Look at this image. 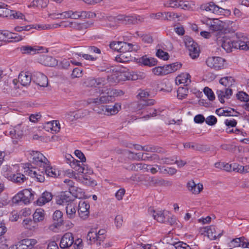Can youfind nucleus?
I'll return each instance as SVG.
<instances>
[{"label":"nucleus","mask_w":249,"mask_h":249,"mask_svg":"<svg viewBox=\"0 0 249 249\" xmlns=\"http://www.w3.org/2000/svg\"><path fill=\"white\" fill-rule=\"evenodd\" d=\"M235 80L231 76H225L219 80V83L225 88L217 90L216 94L220 103H224V98L230 99L232 94V90L231 88L234 85Z\"/></svg>","instance_id":"f257e3e1"},{"label":"nucleus","mask_w":249,"mask_h":249,"mask_svg":"<svg viewBox=\"0 0 249 249\" xmlns=\"http://www.w3.org/2000/svg\"><path fill=\"white\" fill-rule=\"evenodd\" d=\"M184 40L185 46L189 50L190 57L194 59L197 58L200 53L198 44L192 37L188 36H185Z\"/></svg>","instance_id":"f03ea898"},{"label":"nucleus","mask_w":249,"mask_h":249,"mask_svg":"<svg viewBox=\"0 0 249 249\" xmlns=\"http://www.w3.org/2000/svg\"><path fill=\"white\" fill-rule=\"evenodd\" d=\"M232 24L235 25V23L231 21H227L223 22L218 19H213L207 21L206 25L209 28L210 30L213 31H221L226 26V25H231L232 27Z\"/></svg>","instance_id":"7ed1b4c3"},{"label":"nucleus","mask_w":249,"mask_h":249,"mask_svg":"<svg viewBox=\"0 0 249 249\" xmlns=\"http://www.w3.org/2000/svg\"><path fill=\"white\" fill-rule=\"evenodd\" d=\"M37 242L36 239L25 238L18 242L13 248L15 249H42L39 246H36Z\"/></svg>","instance_id":"20e7f679"},{"label":"nucleus","mask_w":249,"mask_h":249,"mask_svg":"<svg viewBox=\"0 0 249 249\" xmlns=\"http://www.w3.org/2000/svg\"><path fill=\"white\" fill-rule=\"evenodd\" d=\"M225 60L218 56L208 57L206 61L207 65L215 70H220L224 69Z\"/></svg>","instance_id":"39448f33"},{"label":"nucleus","mask_w":249,"mask_h":249,"mask_svg":"<svg viewBox=\"0 0 249 249\" xmlns=\"http://www.w3.org/2000/svg\"><path fill=\"white\" fill-rule=\"evenodd\" d=\"M216 41L218 45L221 47L227 52L230 53L232 51V49L234 48V39L231 40L227 37L226 36H221L220 35L216 37Z\"/></svg>","instance_id":"423d86ee"},{"label":"nucleus","mask_w":249,"mask_h":249,"mask_svg":"<svg viewBox=\"0 0 249 249\" xmlns=\"http://www.w3.org/2000/svg\"><path fill=\"white\" fill-rule=\"evenodd\" d=\"M247 38L243 36L241 33H237L236 38L234 39V49H239L240 50H249V41H246Z\"/></svg>","instance_id":"0eeeda50"},{"label":"nucleus","mask_w":249,"mask_h":249,"mask_svg":"<svg viewBox=\"0 0 249 249\" xmlns=\"http://www.w3.org/2000/svg\"><path fill=\"white\" fill-rule=\"evenodd\" d=\"M44 57V60L47 62L45 63V65L53 67L56 65L64 69H67L70 66V62L67 59H64L58 63V61L53 57L45 56Z\"/></svg>","instance_id":"6e6552de"},{"label":"nucleus","mask_w":249,"mask_h":249,"mask_svg":"<svg viewBox=\"0 0 249 249\" xmlns=\"http://www.w3.org/2000/svg\"><path fill=\"white\" fill-rule=\"evenodd\" d=\"M30 159H32V162L36 165L43 164L48 165L49 163L48 159L41 153L38 151H32L31 153Z\"/></svg>","instance_id":"1a4fd4ad"},{"label":"nucleus","mask_w":249,"mask_h":249,"mask_svg":"<svg viewBox=\"0 0 249 249\" xmlns=\"http://www.w3.org/2000/svg\"><path fill=\"white\" fill-rule=\"evenodd\" d=\"M89 204L87 201L80 200L78 204V213L79 216L85 219L89 217Z\"/></svg>","instance_id":"9d476101"},{"label":"nucleus","mask_w":249,"mask_h":249,"mask_svg":"<svg viewBox=\"0 0 249 249\" xmlns=\"http://www.w3.org/2000/svg\"><path fill=\"white\" fill-rule=\"evenodd\" d=\"M32 81L36 85L42 87H47L48 85L47 77L41 72H35L32 77Z\"/></svg>","instance_id":"9b49d317"},{"label":"nucleus","mask_w":249,"mask_h":249,"mask_svg":"<svg viewBox=\"0 0 249 249\" xmlns=\"http://www.w3.org/2000/svg\"><path fill=\"white\" fill-rule=\"evenodd\" d=\"M139 16L137 15L126 16L124 15H119L116 17L117 21H120L123 24H130L138 23L140 20Z\"/></svg>","instance_id":"f8f14e48"},{"label":"nucleus","mask_w":249,"mask_h":249,"mask_svg":"<svg viewBox=\"0 0 249 249\" xmlns=\"http://www.w3.org/2000/svg\"><path fill=\"white\" fill-rule=\"evenodd\" d=\"M164 6L167 7H172L174 8H181L183 9H187L189 7L188 2L187 1H182L178 0H170L164 3Z\"/></svg>","instance_id":"ddd939ff"},{"label":"nucleus","mask_w":249,"mask_h":249,"mask_svg":"<svg viewBox=\"0 0 249 249\" xmlns=\"http://www.w3.org/2000/svg\"><path fill=\"white\" fill-rule=\"evenodd\" d=\"M51 16L53 18H71L76 19L80 18L79 11H68L62 13L52 14Z\"/></svg>","instance_id":"4468645a"},{"label":"nucleus","mask_w":249,"mask_h":249,"mask_svg":"<svg viewBox=\"0 0 249 249\" xmlns=\"http://www.w3.org/2000/svg\"><path fill=\"white\" fill-rule=\"evenodd\" d=\"M200 9L213 13L219 14L223 13L224 9L215 5L213 2L203 4L201 5Z\"/></svg>","instance_id":"2eb2a0df"},{"label":"nucleus","mask_w":249,"mask_h":249,"mask_svg":"<svg viewBox=\"0 0 249 249\" xmlns=\"http://www.w3.org/2000/svg\"><path fill=\"white\" fill-rule=\"evenodd\" d=\"M73 243L74 239L72 234L67 232L62 236L59 245L61 249H67L70 247Z\"/></svg>","instance_id":"dca6fc26"},{"label":"nucleus","mask_w":249,"mask_h":249,"mask_svg":"<svg viewBox=\"0 0 249 249\" xmlns=\"http://www.w3.org/2000/svg\"><path fill=\"white\" fill-rule=\"evenodd\" d=\"M102 111L105 115L107 116L116 114L121 109L120 103H115L113 106H102Z\"/></svg>","instance_id":"f3484780"},{"label":"nucleus","mask_w":249,"mask_h":249,"mask_svg":"<svg viewBox=\"0 0 249 249\" xmlns=\"http://www.w3.org/2000/svg\"><path fill=\"white\" fill-rule=\"evenodd\" d=\"M145 180L149 186H165L170 184V182L167 180L154 177H146Z\"/></svg>","instance_id":"a211bd4d"},{"label":"nucleus","mask_w":249,"mask_h":249,"mask_svg":"<svg viewBox=\"0 0 249 249\" xmlns=\"http://www.w3.org/2000/svg\"><path fill=\"white\" fill-rule=\"evenodd\" d=\"M71 194L72 193H70L69 191L61 192L56 198V203L59 205H64L69 202L71 203L73 200L72 197L71 196Z\"/></svg>","instance_id":"6ab92c4d"},{"label":"nucleus","mask_w":249,"mask_h":249,"mask_svg":"<svg viewBox=\"0 0 249 249\" xmlns=\"http://www.w3.org/2000/svg\"><path fill=\"white\" fill-rule=\"evenodd\" d=\"M52 27L51 25H37L34 26V25H29L24 26H17L15 28V30L17 32H21L22 31H29L31 29L35 28L38 30L50 29Z\"/></svg>","instance_id":"aec40b11"},{"label":"nucleus","mask_w":249,"mask_h":249,"mask_svg":"<svg viewBox=\"0 0 249 249\" xmlns=\"http://www.w3.org/2000/svg\"><path fill=\"white\" fill-rule=\"evenodd\" d=\"M8 178L12 182L18 184L23 183L28 179L24 174L18 172L10 174Z\"/></svg>","instance_id":"412c9836"},{"label":"nucleus","mask_w":249,"mask_h":249,"mask_svg":"<svg viewBox=\"0 0 249 249\" xmlns=\"http://www.w3.org/2000/svg\"><path fill=\"white\" fill-rule=\"evenodd\" d=\"M80 163L81 162L79 160L75 159L74 161H72L71 163L70 164V165L78 173H88V172L87 171V170L86 169V167H87V165L83 163H81V164Z\"/></svg>","instance_id":"4be33fe9"},{"label":"nucleus","mask_w":249,"mask_h":249,"mask_svg":"<svg viewBox=\"0 0 249 249\" xmlns=\"http://www.w3.org/2000/svg\"><path fill=\"white\" fill-rule=\"evenodd\" d=\"M32 77L29 72H21L19 74L18 79L22 85L26 86L30 84L32 80Z\"/></svg>","instance_id":"5701e85b"},{"label":"nucleus","mask_w":249,"mask_h":249,"mask_svg":"<svg viewBox=\"0 0 249 249\" xmlns=\"http://www.w3.org/2000/svg\"><path fill=\"white\" fill-rule=\"evenodd\" d=\"M104 82L105 78H89L86 80L85 83L88 87L99 88L103 85Z\"/></svg>","instance_id":"b1692460"},{"label":"nucleus","mask_w":249,"mask_h":249,"mask_svg":"<svg viewBox=\"0 0 249 249\" xmlns=\"http://www.w3.org/2000/svg\"><path fill=\"white\" fill-rule=\"evenodd\" d=\"M187 187L188 190L194 194H199L203 188L202 184L198 183L196 184L194 180L189 181L187 183Z\"/></svg>","instance_id":"393cba45"},{"label":"nucleus","mask_w":249,"mask_h":249,"mask_svg":"<svg viewBox=\"0 0 249 249\" xmlns=\"http://www.w3.org/2000/svg\"><path fill=\"white\" fill-rule=\"evenodd\" d=\"M92 103L97 104H107L109 102H113L115 101V97L112 94L103 95L100 97V98H93L91 99Z\"/></svg>","instance_id":"a878e982"},{"label":"nucleus","mask_w":249,"mask_h":249,"mask_svg":"<svg viewBox=\"0 0 249 249\" xmlns=\"http://www.w3.org/2000/svg\"><path fill=\"white\" fill-rule=\"evenodd\" d=\"M52 194L48 191H45L42 193L41 196L36 200V203L39 206L44 205L46 203L50 202L53 198Z\"/></svg>","instance_id":"bb28decb"},{"label":"nucleus","mask_w":249,"mask_h":249,"mask_svg":"<svg viewBox=\"0 0 249 249\" xmlns=\"http://www.w3.org/2000/svg\"><path fill=\"white\" fill-rule=\"evenodd\" d=\"M139 63L149 67H152L157 64L158 61L152 57H148L146 55L143 56L139 59Z\"/></svg>","instance_id":"cd10ccee"},{"label":"nucleus","mask_w":249,"mask_h":249,"mask_svg":"<svg viewBox=\"0 0 249 249\" xmlns=\"http://www.w3.org/2000/svg\"><path fill=\"white\" fill-rule=\"evenodd\" d=\"M22 195L23 197L22 203L27 204L29 203L32 200L34 199V193L32 192V190L24 189L22 191Z\"/></svg>","instance_id":"c85d7f7f"},{"label":"nucleus","mask_w":249,"mask_h":249,"mask_svg":"<svg viewBox=\"0 0 249 249\" xmlns=\"http://www.w3.org/2000/svg\"><path fill=\"white\" fill-rule=\"evenodd\" d=\"M148 165L142 163H131L124 167V168L129 171H139L140 170L147 169Z\"/></svg>","instance_id":"c756f323"},{"label":"nucleus","mask_w":249,"mask_h":249,"mask_svg":"<svg viewBox=\"0 0 249 249\" xmlns=\"http://www.w3.org/2000/svg\"><path fill=\"white\" fill-rule=\"evenodd\" d=\"M53 219L56 227L62 225L64 221L62 213L59 210L55 211L53 215Z\"/></svg>","instance_id":"7c9ffc66"},{"label":"nucleus","mask_w":249,"mask_h":249,"mask_svg":"<svg viewBox=\"0 0 249 249\" xmlns=\"http://www.w3.org/2000/svg\"><path fill=\"white\" fill-rule=\"evenodd\" d=\"M207 233L208 234V237L211 240H215L217 238H219L223 234V231L220 233H216V228L214 226H211L209 228L207 229Z\"/></svg>","instance_id":"2f4dec72"},{"label":"nucleus","mask_w":249,"mask_h":249,"mask_svg":"<svg viewBox=\"0 0 249 249\" xmlns=\"http://www.w3.org/2000/svg\"><path fill=\"white\" fill-rule=\"evenodd\" d=\"M73 25V29L78 31H83L86 30L93 25V22H85L83 23H77L74 22Z\"/></svg>","instance_id":"473e14b6"},{"label":"nucleus","mask_w":249,"mask_h":249,"mask_svg":"<svg viewBox=\"0 0 249 249\" xmlns=\"http://www.w3.org/2000/svg\"><path fill=\"white\" fill-rule=\"evenodd\" d=\"M190 78L191 76L189 73H182L177 77L176 83L178 81L179 84H186L187 86L191 83Z\"/></svg>","instance_id":"72a5a7b5"},{"label":"nucleus","mask_w":249,"mask_h":249,"mask_svg":"<svg viewBox=\"0 0 249 249\" xmlns=\"http://www.w3.org/2000/svg\"><path fill=\"white\" fill-rule=\"evenodd\" d=\"M168 216H169V212L168 211L163 212L162 213L160 212L157 213L156 215H153L154 219L161 223H165L166 219L169 218Z\"/></svg>","instance_id":"f704fd0d"},{"label":"nucleus","mask_w":249,"mask_h":249,"mask_svg":"<svg viewBox=\"0 0 249 249\" xmlns=\"http://www.w3.org/2000/svg\"><path fill=\"white\" fill-rule=\"evenodd\" d=\"M122 45L121 50L120 53H127L132 51H136L137 48H134V45L131 43H127L123 41Z\"/></svg>","instance_id":"c9c22d12"},{"label":"nucleus","mask_w":249,"mask_h":249,"mask_svg":"<svg viewBox=\"0 0 249 249\" xmlns=\"http://www.w3.org/2000/svg\"><path fill=\"white\" fill-rule=\"evenodd\" d=\"M44 218V211L41 208L37 209L33 214L34 221L35 222L42 221Z\"/></svg>","instance_id":"e433bc0d"},{"label":"nucleus","mask_w":249,"mask_h":249,"mask_svg":"<svg viewBox=\"0 0 249 249\" xmlns=\"http://www.w3.org/2000/svg\"><path fill=\"white\" fill-rule=\"evenodd\" d=\"M7 6L4 3L0 2V17L8 18L9 15H11L12 10L6 8Z\"/></svg>","instance_id":"4c0bfd02"},{"label":"nucleus","mask_w":249,"mask_h":249,"mask_svg":"<svg viewBox=\"0 0 249 249\" xmlns=\"http://www.w3.org/2000/svg\"><path fill=\"white\" fill-rule=\"evenodd\" d=\"M66 211L67 214L70 218H74L76 211V206L72 203H68Z\"/></svg>","instance_id":"58836bf2"},{"label":"nucleus","mask_w":249,"mask_h":249,"mask_svg":"<svg viewBox=\"0 0 249 249\" xmlns=\"http://www.w3.org/2000/svg\"><path fill=\"white\" fill-rule=\"evenodd\" d=\"M25 172L32 178H36L37 181L43 182L45 180V178L43 175L38 174L36 171H33L32 170L29 169V167L28 169Z\"/></svg>","instance_id":"ea45409f"},{"label":"nucleus","mask_w":249,"mask_h":249,"mask_svg":"<svg viewBox=\"0 0 249 249\" xmlns=\"http://www.w3.org/2000/svg\"><path fill=\"white\" fill-rule=\"evenodd\" d=\"M19 49L23 54H34L36 52V49L31 46H22Z\"/></svg>","instance_id":"a19ab883"},{"label":"nucleus","mask_w":249,"mask_h":249,"mask_svg":"<svg viewBox=\"0 0 249 249\" xmlns=\"http://www.w3.org/2000/svg\"><path fill=\"white\" fill-rule=\"evenodd\" d=\"M188 89L187 87H179L177 90V97L179 99L185 98L187 96Z\"/></svg>","instance_id":"79ce46f5"},{"label":"nucleus","mask_w":249,"mask_h":249,"mask_svg":"<svg viewBox=\"0 0 249 249\" xmlns=\"http://www.w3.org/2000/svg\"><path fill=\"white\" fill-rule=\"evenodd\" d=\"M155 102V101L153 99H142L138 104V107L139 109H142L145 108V107L154 105Z\"/></svg>","instance_id":"37998d69"},{"label":"nucleus","mask_w":249,"mask_h":249,"mask_svg":"<svg viewBox=\"0 0 249 249\" xmlns=\"http://www.w3.org/2000/svg\"><path fill=\"white\" fill-rule=\"evenodd\" d=\"M143 151L150 152L161 153L163 152V149L162 148L158 146L147 145L144 146V148L143 149Z\"/></svg>","instance_id":"c03bdc74"},{"label":"nucleus","mask_w":249,"mask_h":249,"mask_svg":"<svg viewBox=\"0 0 249 249\" xmlns=\"http://www.w3.org/2000/svg\"><path fill=\"white\" fill-rule=\"evenodd\" d=\"M97 234L96 232L89 231L87 235V239L89 241V244H92L95 243L97 240Z\"/></svg>","instance_id":"a18cd8bd"},{"label":"nucleus","mask_w":249,"mask_h":249,"mask_svg":"<svg viewBox=\"0 0 249 249\" xmlns=\"http://www.w3.org/2000/svg\"><path fill=\"white\" fill-rule=\"evenodd\" d=\"M241 240H245V238L244 237H241L233 239L231 241L230 243H229V246L232 248L240 247L241 244Z\"/></svg>","instance_id":"49530a36"},{"label":"nucleus","mask_w":249,"mask_h":249,"mask_svg":"<svg viewBox=\"0 0 249 249\" xmlns=\"http://www.w3.org/2000/svg\"><path fill=\"white\" fill-rule=\"evenodd\" d=\"M156 56L163 60H167L169 58V55L168 53L162 51L161 49H158L156 53Z\"/></svg>","instance_id":"de8ad7c7"},{"label":"nucleus","mask_w":249,"mask_h":249,"mask_svg":"<svg viewBox=\"0 0 249 249\" xmlns=\"http://www.w3.org/2000/svg\"><path fill=\"white\" fill-rule=\"evenodd\" d=\"M203 91L206 95L208 97L210 101H213L215 99L214 94L212 90L209 87H206L204 88Z\"/></svg>","instance_id":"09e8293b"},{"label":"nucleus","mask_w":249,"mask_h":249,"mask_svg":"<svg viewBox=\"0 0 249 249\" xmlns=\"http://www.w3.org/2000/svg\"><path fill=\"white\" fill-rule=\"evenodd\" d=\"M164 20H173L179 17L177 14L174 12H164Z\"/></svg>","instance_id":"8fccbe9b"},{"label":"nucleus","mask_w":249,"mask_h":249,"mask_svg":"<svg viewBox=\"0 0 249 249\" xmlns=\"http://www.w3.org/2000/svg\"><path fill=\"white\" fill-rule=\"evenodd\" d=\"M122 42L123 41H112L109 44L110 48L114 51L120 52L122 48L121 44H122Z\"/></svg>","instance_id":"3c124183"},{"label":"nucleus","mask_w":249,"mask_h":249,"mask_svg":"<svg viewBox=\"0 0 249 249\" xmlns=\"http://www.w3.org/2000/svg\"><path fill=\"white\" fill-rule=\"evenodd\" d=\"M173 246L175 249H191L186 243L180 241L174 243Z\"/></svg>","instance_id":"603ef678"},{"label":"nucleus","mask_w":249,"mask_h":249,"mask_svg":"<svg viewBox=\"0 0 249 249\" xmlns=\"http://www.w3.org/2000/svg\"><path fill=\"white\" fill-rule=\"evenodd\" d=\"M237 98L241 101L246 102L249 100V95L243 91H239L236 94Z\"/></svg>","instance_id":"864d4df0"},{"label":"nucleus","mask_w":249,"mask_h":249,"mask_svg":"<svg viewBox=\"0 0 249 249\" xmlns=\"http://www.w3.org/2000/svg\"><path fill=\"white\" fill-rule=\"evenodd\" d=\"M48 124L50 125V128L53 131L58 132L60 129V124L57 121H53L48 123Z\"/></svg>","instance_id":"5fc2aeb1"},{"label":"nucleus","mask_w":249,"mask_h":249,"mask_svg":"<svg viewBox=\"0 0 249 249\" xmlns=\"http://www.w3.org/2000/svg\"><path fill=\"white\" fill-rule=\"evenodd\" d=\"M45 171L46 174L49 177L56 178L59 176V172L55 169H53L52 167L47 169Z\"/></svg>","instance_id":"6e6d98bb"},{"label":"nucleus","mask_w":249,"mask_h":249,"mask_svg":"<svg viewBox=\"0 0 249 249\" xmlns=\"http://www.w3.org/2000/svg\"><path fill=\"white\" fill-rule=\"evenodd\" d=\"M130 55L129 56V54L126 53H121V54L119 55V57L117 59V61L119 62H127L130 60Z\"/></svg>","instance_id":"4d7b16f0"},{"label":"nucleus","mask_w":249,"mask_h":249,"mask_svg":"<svg viewBox=\"0 0 249 249\" xmlns=\"http://www.w3.org/2000/svg\"><path fill=\"white\" fill-rule=\"evenodd\" d=\"M153 73L156 75H164L163 66L156 67L152 69Z\"/></svg>","instance_id":"13d9d810"},{"label":"nucleus","mask_w":249,"mask_h":249,"mask_svg":"<svg viewBox=\"0 0 249 249\" xmlns=\"http://www.w3.org/2000/svg\"><path fill=\"white\" fill-rule=\"evenodd\" d=\"M10 136L12 138V142L14 144H17L18 143V142L22 138L23 136H18L17 134L15 133V132L13 133V132L10 131L9 132Z\"/></svg>","instance_id":"bf43d9fd"},{"label":"nucleus","mask_w":249,"mask_h":249,"mask_svg":"<svg viewBox=\"0 0 249 249\" xmlns=\"http://www.w3.org/2000/svg\"><path fill=\"white\" fill-rule=\"evenodd\" d=\"M195 150L202 152H205L209 151L210 148L205 144L196 143Z\"/></svg>","instance_id":"052dcab7"},{"label":"nucleus","mask_w":249,"mask_h":249,"mask_svg":"<svg viewBox=\"0 0 249 249\" xmlns=\"http://www.w3.org/2000/svg\"><path fill=\"white\" fill-rule=\"evenodd\" d=\"M32 6L38 7H45L47 6V3L43 0H33L32 1Z\"/></svg>","instance_id":"680f3d73"},{"label":"nucleus","mask_w":249,"mask_h":249,"mask_svg":"<svg viewBox=\"0 0 249 249\" xmlns=\"http://www.w3.org/2000/svg\"><path fill=\"white\" fill-rule=\"evenodd\" d=\"M225 116H237L239 113L235 111L233 108H228L225 110Z\"/></svg>","instance_id":"e2e57ef3"},{"label":"nucleus","mask_w":249,"mask_h":249,"mask_svg":"<svg viewBox=\"0 0 249 249\" xmlns=\"http://www.w3.org/2000/svg\"><path fill=\"white\" fill-rule=\"evenodd\" d=\"M205 121L206 123L209 125H213L217 123L216 118L213 115L208 116Z\"/></svg>","instance_id":"0e129e2a"},{"label":"nucleus","mask_w":249,"mask_h":249,"mask_svg":"<svg viewBox=\"0 0 249 249\" xmlns=\"http://www.w3.org/2000/svg\"><path fill=\"white\" fill-rule=\"evenodd\" d=\"M232 170L234 171L244 174L245 173V166H242L238 164L234 163L233 164Z\"/></svg>","instance_id":"69168bd1"},{"label":"nucleus","mask_w":249,"mask_h":249,"mask_svg":"<svg viewBox=\"0 0 249 249\" xmlns=\"http://www.w3.org/2000/svg\"><path fill=\"white\" fill-rule=\"evenodd\" d=\"M34 221H33L31 219H25L23 221V225L25 228L29 230H32V225L34 223Z\"/></svg>","instance_id":"338daca9"},{"label":"nucleus","mask_w":249,"mask_h":249,"mask_svg":"<svg viewBox=\"0 0 249 249\" xmlns=\"http://www.w3.org/2000/svg\"><path fill=\"white\" fill-rule=\"evenodd\" d=\"M82 75V71L78 68L73 69L71 76L72 78L80 77Z\"/></svg>","instance_id":"774afa93"}]
</instances>
